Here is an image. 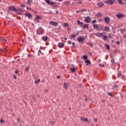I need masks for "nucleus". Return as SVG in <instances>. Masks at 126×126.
<instances>
[{"label": "nucleus", "instance_id": "nucleus-14", "mask_svg": "<svg viewBox=\"0 0 126 126\" xmlns=\"http://www.w3.org/2000/svg\"><path fill=\"white\" fill-rule=\"evenodd\" d=\"M41 17L40 16H39L38 15L36 16V18H35V21H37V22H39L40 21V19H41Z\"/></svg>", "mask_w": 126, "mask_h": 126}, {"label": "nucleus", "instance_id": "nucleus-39", "mask_svg": "<svg viewBox=\"0 0 126 126\" xmlns=\"http://www.w3.org/2000/svg\"><path fill=\"white\" fill-rule=\"evenodd\" d=\"M0 123L1 124H3V123H4V121H3V120H2V119H1L0 121Z\"/></svg>", "mask_w": 126, "mask_h": 126}, {"label": "nucleus", "instance_id": "nucleus-6", "mask_svg": "<svg viewBox=\"0 0 126 126\" xmlns=\"http://www.w3.org/2000/svg\"><path fill=\"white\" fill-rule=\"evenodd\" d=\"M90 17L88 16L85 18V19L84 20L85 22H86L87 23H90Z\"/></svg>", "mask_w": 126, "mask_h": 126}, {"label": "nucleus", "instance_id": "nucleus-15", "mask_svg": "<svg viewBox=\"0 0 126 126\" xmlns=\"http://www.w3.org/2000/svg\"><path fill=\"white\" fill-rule=\"evenodd\" d=\"M80 119L81 121H83V122H88V119L86 118L81 117Z\"/></svg>", "mask_w": 126, "mask_h": 126}, {"label": "nucleus", "instance_id": "nucleus-44", "mask_svg": "<svg viewBox=\"0 0 126 126\" xmlns=\"http://www.w3.org/2000/svg\"><path fill=\"white\" fill-rule=\"evenodd\" d=\"M71 37L72 38H75V35L72 34V35H71Z\"/></svg>", "mask_w": 126, "mask_h": 126}, {"label": "nucleus", "instance_id": "nucleus-37", "mask_svg": "<svg viewBox=\"0 0 126 126\" xmlns=\"http://www.w3.org/2000/svg\"><path fill=\"white\" fill-rule=\"evenodd\" d=\"M77 22L78 25H80V24L81 22L80 21H79V20H77Z\"/></svg>", "mask_w": 126, "mask_h": 126}, {"label": "nucleus", "instance_id": "nucleus-20", "mask_svg": "<svg viewBox=\"0 0 126 126\" xmlns=\"http://www.w3.org/2000/svg\"><path fill=\"white\" fill-rule=\"evenodd\" d=\"M93 27L94 29H98L99 28V25L95 24L93 25Z\"/></svg>", "mask_w": 126, "mask_h": 126}, {"label": "nucleus", "instance_id": "nucleus-36", "mask_svg": "<svg viewBox=\"0 0 126 126\" xmlns=\"http://www.w3.org/2000/svg\"><path fill=\"white\" fill-rule=\"evenodd\" d=\"M99 66H100L101 67H104V64H102V63L99 64Z\"/></svg>", "mask_w": 126, "mask_h": 126}, {"label": "nucleus", "instance_id": "nucleus-56", "mask_svg": "<svg viewBox=\"0 0 126 126\" xmlns=\"http://www.w3.org/2000/svg\"><path fill=\"white\" fill-rule=\"evenodd\" d=\"M38 52V53H41V51L40 50H39Z\"/></svg>", "mask_w": 126, "mask_h": 126}, {"label": "nucleus", "instance_id": "nucleus-3", "mask_svg": "<svg viewBox=\"0 0 126 126\" xmlns=\"http://www.w3.org/2000/svg\"><path fill=\"white\" fill-rule=\"evenodd\" d=\"M49 23L50 25H52L53 26H59V24L56 22L50 21Z\"/></svg>", "mask_w": 126, "mask_h": 126}, {"label": "nucleus", "instance_id": "nucleus-7", "mask_svg": "<svg viewBox=\"0 0 126 126\" xmlns=\"http://www.w3.org/2000/svg\"><path fill=\"white\" fill-rule=\"evenodd\" d=\"M77 40L79 42V43H81V42H82L84 40H85V38L84 37L80 36L77 38Z\"/></svg>", "mask_w": 126, "mask_h": 126}, {"label": "nucleus", "instance_id": "nucleus-38", "mask_svg": "<svg viewBox=\"0 0 126 126\" xmlns=\"http://www.w3.org/2000/svg\"><path fill=\"white\" fill-rule=\"evenodd\" d=\"M64 27H68V24L65 23L64 24Z\"/></svg>", "mask_w": 126, "mask_h": 126}, {"label": "nucleus", "instance_id": "nucleus-9", "mask_svg": "<svg viewBox=\"0 0 126 126\" xmlns=\"http://www.w3.org/2000/svg\"><path fill=\"white\" fill-rule=\"evenodd\" d=\"M112 89L114 91L119 90V86L115 85L114 87H113Z\"/></svg>", "mask_w": 126, "mask_h": 126}, {"label": "nucleus", "instance_id": "nucleus-30", "mask_svg": "<svg viewBox=\"0 0 126 126\" xmlns=\"http://www.w3.org/2000/svg\"><path fill=\"white\" fill-rule=\"evenodd\" d=\"M70 70L71 71H72V72H74V71H75V68H71L70 69Z\"/></svg>", "mask_w": 126, "mask_h": 126}, {"label": "nucleus", "instance_id": "nucleus-8", "mask_svg": "<svg viewBox=\"0 0 126 126\" xmlns=\"http://www.w3.org/2000/svg\"><path fill=\"white\" fill-rule=\"evenodd\" d=\"M46 2L48 3V4H51V5H53V4H55L54 2H51V0H45Z\"/></svg>", "mask_w": 126, "mask_h": 126}, {"label": "nucleus", "instance_id": "nucleus-47", "mask_svg": "<svg viewBox=\"0 0 126 126\" xmlns=\"http://www.w3.org/2000/svg\"><path fill=\"white\" fill-rule=\"evenodd\" d=\"M13 77H14V79H16L17 78V77H16V76L15 75H13Z\"/></svg>", "mask_w": 126, "mask_h": 126}, {"label": "nucleus", "instance_id": "nucleus-41", "mask_svg": "<svg viewBox=\"0 0 126 126\" xmlns=\"http://www.w3.org/2000/svg\"><path fill=\"white\" fill-rule=\"evenodd\" d=\"M96 22H97V21H96V20H94V21H93L92 22V23L93 24H94V23H96Z\"/></svg>", "mask_w": 126, "mask_h": 126}, {"label": "nucleus", "instance_id": "nucleus-53", "mask_svg": "<svg viewBox=\"0 0 126 126\" xmlns=\"http://www.w3.org/2000/svg\"><path fill=\"white\" fill-rule=\"evenodd\" d=\"M21 6L22 7H25V5H22Z\"/></svg>", "mask_w": 126, "mask_h": 126}, {"label": "nucleus", "instance_id": "nucleus-4", "mask_svg": "<svg viewBox=\"0 0 126 126\" xmlns=\"http://www.w3.org/2000/svg\"><path fill=\"white\" fill-rule=\"evenodd\" d=\"M0 42L1 44H3L4 43H6V39L4 37L0 38Z\"/></svg>", "mask_w": 126, "mask_h": 126}, {"label": "nucleus", "instance_id": "nucleus-19", "mask_svg": "<svg viewBox=\"0 0 126 126\" xmlns=\"http://www.w3.org/2000/svg\"><path fill=\"white\" fill-rule=\"evenodd\" d=\"M63 87L65 89H67V88H68V85L66 83H64L63 84Z\"/></svg>", "mask_w": 126, "mask_h": 126}, {"label": "nucleus", "instance_id": "nucleus-13", "mask_svg": "<svg viewBox=\"0 0 126 126\" xmlns=\"http://www.w3.org/2000/svg\"><path fill=\"white\" fill-rule=\"evenodd\" d=\"M25 15H26L27 17H29V19L32 17V15H31V14H30V13H26L25 14Z\"/></svg>", "mask_w": 126, "mask_h": 126}, {"label": "nucleus", "instance_id": "nucleus-63", "mask_svg": "<svg viewBox=\"0 0 126 126\" xmlns=\"http://www.w3.org/2000/svg\"><path fill=\"white\" fill-rule=\"evenodd\" d=\"M109 38H112V36L111 35H109Z\"/></svg>", "mask_w": 126, "mask_h": 126}, {"label": "nucleus", "instance_id": "nucleus-32", "mask_svg": "<svg viewBox=\"0 0 126 126\" xmlns=\"http://www.w3.org/2000/svg\"><path fill=\"white\" fill-rule=\"evenodd\" d=\"M28 4H31V2H32V0H27Z\"/></svg>", "mask_w": 126, "mask_h": 126}, {"label": "nucleus", "instance_id": "nucleus-24", "mask_svg": "<svg viewBox=\"0 0 126 126\" xmlns=\"http://www.w3.org/2000/svg\"><path fill=\"white\" fill-rule=\"evenodd\" d=\"M109 30H110V28H109V27H105L104 31H107L108 32H109Z\"/></svg>", "mask_w": 126, "mask_h": 126}, {"label": "nucleus", "instance_id": "nucleus-60", "mask_svg": "<svg viewBox=\"0 0 126 126\" xmlns=\"http://www.w3.org/2000/svg\"><path fill=\"white\" fill-rule=\"evenodd\" d=\"M98 21H99V22H100V21H102V19H99V20H98Z\"/></svg>", "mask_w": 126, "mask_h": 126}, {"label": "nucleus", "instance_id": "nucleus-62", "mask_svg": "<svg viewBox=\"0 0 126 126\" xmlns=\"http://www.w3.org/2000/svg\"><path fill=\"white\" fill-rule=\"evenodd\" d=\"M124 38H126V34L124 35Z\"/></svg>", "mask_w": 126, "mask_h": 126}, {"label": "nucleus", "instance_id": "nucleus-50", "mask_svg": "<svg viewBox=\"0 0 126 126\" xmlns=\"http://www.w3.org/2000/svg\"><path fill=\"white\" fill-rule=\"evenodd\" d=\"M80 11H81V12H83V11H86V10L83 9V10H81Z\"/></svg>", "mask_w": 126, "mask_h": 126}, {"label": "nucleus", "instance_id": "nucleus-16", "mask_svg": "<svg viewBox=\"0 0 126 126\" xmlns=\"http://www.w3.org/2000/svg\"><path fill=\"white\" fill-rule=\"evenodd\" d=\"M97 4L98 6H99V7H102L104 5V3H103L102 2H100L98 3Z\"/></svg>", "mask_w": 126, "mask_h": 126}, {"label": "nucleus", "instance_id": "nucleus-29", "mask_svg": "<svg viewBox=\"0 0 126 126\" xmlns=\"http://www.w3.org/2000/svg\"><path fill=\"white\" fill-rule=\"evenodd\" d=\"M118 1L120 4H124V2H123L122 0H118Z\"/></svg>", "mask_w": 126, "mask_h": 126}, {"label": "nucleus", "instance_id": "nucleus-10", "mask_svg": "<svg viewBox=\"0 0 126 126\" xmlns=\"http://www.w3.org/2000/svg\"><path fill=\"white\" fill-rule=\"evenodd\" d=\"M59 48H63L64 47V44L62 42H60L58 43Z\"/></svg>", "mask_w": 126, "mask_h": 126}, {"label": "nucleus", "instance_id": "nucleus-1", "mask_svg": "<svg viewBox=\"0 0 126 126\" xmlns=\"http://www.w3.org/2000/svg\"><path fill=\"white\" fill-rule=\"evenodd\" d=\"M43 32H44V29L42 28V27H39L36 30V33H37V35H42V34H43Z\"/></svg>", "mask_w": 126, "mask_h": 126}, {"label": "nucleus", "instance_id": "nucleus-46", "mask_svg": "<svg viewBox=\"0 0 126 126\" xmlns=\"http://www.w3.org/2000/svg\"><path fill=\"white\" fill-rule=\"evenodd\" d=\"M121 75H122L121 74H118V78H120V77H121Z\"/></svg>", "mask_w": 126, "mask_h": 126}, {"label": "nucleus", "instance_id": "nucleus-40", "mask_svg": "<svg viewBox=\"0 0 126 126\" xmlns=\"http://www.w3.org/2000/svg\"><path fill=\"white\" fill-rule=\"evenodd\" d=\"M106 49H107V50H110V46L109 45H107L106 46Z\"/></svg>", "mask_w": 126, "mask_h": 126}, {"label": "nucleus", "instance_id": "nucleus-18", "mask_svg": "<svg viewBox=\"0 0 126 126\" xmlns=\"http://www.w3.org/2000/svg\"><path fill=\"white\" fill-rule=\"evenodd\" d=\"M85 63H87L86 65H88V64H90V63H91L90 61H89V60H85Z\"/></svg>", "mask_w": 126, "mask_h": 126}, {"label": "nucleus", "instance_id": "nucleus-11", "mask_svg": "<svg viewBox=\"0 0 126 126\" xmlns=\"http://www.w3.org/2000/svg\"><path fill=\"white\" fill-rule=\"evenodd\" d=\"M94 35H96L97 37H102L103 36V33L102 32H97L95 33Z\"/></svg>", "mask_w": 126, "mask_h": 126}, {"label": "nucleus", "instance_id": "nucleus-17", "mask_svg": "<svg viewBox=\"0 0 126 126\" xmlns=\"http://www.w3.org/2000/svg\"><path fill=\"white\" fill-rule=\"evenodd\" d=\"M42 39L43 41H46L48 40V36H42Z\"/></svg>", "mask_w": 126, "mask_h": 126}, {"label": "nucleus", "instance_id": "nucleus-35", "mask_svg": "<svg viewBox=\"0 0 126 126\" xmlns=\"http://www.w3.org/2000/svg\"><path fill=\"white\" fill-rule=\"evenodd\" d=\"M25 69L26 71H28L29 70V67H26Z\"/></svg>", "mask_w": 126, "mask_h": 126}, {"label": "nucleus", "instance_id": "nucleus-2", "mask_svg": "<svg viewBox=\"0 0 126 126\" xmlns=\"http://www.w3.org/2000/svg\"><path fill=\"white\" fill-rule=\"evenodd\" d=\"M115 0H107L105 1V3H106V4H110L112 5V4H114V2H115Z\"/></svg>", "mask_w": 126, "mask_h": 126}, {"label": "nucleus", "instance_id": "nucleus-31", "mask_svg": "<svg viewBox=\"0 0 126 126\" xmlns=\"http://www.w3.org/2000/svg\"><path fill=\"white\" fill-rule=\"evenodd\" d=\"M107 95H109V96H110L111 97H113L114 95L112 94V93L110 92L107 93Z\"/></svg>", "mask_w": 126, "mask_h": 126}, {"label": "nucleus", "instance_id": "nucleus-42", "mask_svg": "<svg viewBox=\"0 0 126 126\" xmlns=\"http://www.w3.org/2000/svg\"><path fill=\"white\" fill-rule=\"evenodd\" d=\"M67 43L68 45H71L72 43L71 41H68Z\"/></svg>", "mask_w": 126, "mask_h": 126}, {"label": "nucleus", "instance_id": "nucleus-25", "mask_svg": "<svg viewBox=\"0 0 126 126\" xmlns=\"http://www.w3.org/2000/svg\"><path fill=\"white\" fill-rule=\"evenodd\" d=\"M103 39L104 40V41H106V40H108V37L106 35H104L103 37Z\"/></svg>", "mask_w": 126, "mask_h": 126}, {"label": "nucleus", "instance_id": "nucleus-49", "mask_svg": "<svg viewBox=\"0 0 126 126\" xmlns=\"http://www.w3.org/2000/svg\"><path fill=\"white\" fill-rule=\"evenodd\" d=\"M50 124H51V125H54V124H55V122H50Z\"/></svg>", "mask_w": 126, "mask_h": 126}, {"label": "nucleus", "instance_id": "nucleus-21", "mask_svg": "<svg viewBox=\"0 0 126 126\" xmlns=\"http://www.w3.org/2000/svg\"><path fill=\"white\" fill-rule=\"evenodd\" d=\"M82 27H83V28H87V29H88L89 28V26H88V25L85 24V25H84L83 26H82Z\"/></svg>", "mask_w": 126, "mask_h": 126}, {"label": "nucleus", "instance_id": "nucleus-12", "mask_svg": "<svg viewBox=\"0 0 126 126\" xmlns=\"http://www.w3.org/2000/svg\"><path fill=\"white\" fill-rule=\"evenodd\" d=\"M8 9L10 10H13V11H17V9L14 6L9 7Z\"/></svg>", "mask_w": 126, "mask_h": 126}, {"label": "nucleus", "instance_id": "nucleus-22", "mask_svg": "<svg viewBox=\"0 0 126 126\" xmlns=\"http://www.w3.org/2000/svg\"><path fill=\"white\" fill-rule=\"evenodd\" d=\"M63 4H64L65 5H68V4H69V1H64L63 2Z\"/></svg>", "mask_w": 126, "mask_h": 126}, {"label": "nucleus", "instance_id": "nucleus-52", "mask_svg": "<svg viewBox=\"0 0 126 126\" xmlns=\"http://www.w3.org/2000/svg\"><path fill=\"white\" fill-rule=\"evenodd\" d=\"M57 78H58V79H60V78H61V76H57Z\"/></svg>", "mask_w": 126, "mask_h": 126}, {"label": "nucleus", "instance_id": "nucleus-64", "mask_svg": "<svg viewBox=\"0 0 126 126\" xmlns=\"http://www.w3.org/2000/svg\"><path fill=\"white\" fill-rule=\"evenodd\" d=\"M59 1H63V0H58Z\"/></svg>", "mask_w": 126, "mask_h": 126}, {"label": "nucleus", "instance_id": "nucleus-27", "mask_svg": "<svg viewBox=\"0 0 126 126\" xmlns=\"http://www.w3.org/2000/svg\"><path fill=\"white\" fill-rule=\"evenodd\" d=\"M111 62L112 63H113V64H116V63H115V60H114V59H112L111 60Z\"/></svg>", "mask_w": 126, "mask_h": 126}, {"label": "nucleus", "instance_id": "nucleus-55", "mask_svg": "<svg viewBox=\"0 0 126 126\" xmlns=\"http://www.w3.org/2000/svg\"><path fill=\"white\" fill-rule=\"evenodd\" d=\"M72 44L73 46H74V45H75V43L73 42V43H72Z\"/></svg>", "mask_w": 126, "mask_h": 126}, {"label": "nucleus", "instance_id": "nucleus-33", "mask_svg": "<svg viewBox=\"0 0 126 126\" xmlns=\"http://www.w3.org/2000/svg\"><path fill=\"white\" fill-rule=\"evenodd\" d=\"M83 58L84 60H87V59H88L87 56H86V55H84V56H83Z\"/></svg>", "mask_w": 126, "mask_h": 126}, {"label": "nucleus", "instance_id": "nucleus-34", "mask_svg": "<svg viewBox=\"0 0 126 126\" xmlns=\"http://www.w3.org/2000/svg\"><path fill=\"white\" fill-rule=\"evenodd\" d=\"M3 52L4 53H7V52H8V50H7L6 48H4L3 49Z\"/></svg>", "mask_w": 126, "mask_h": 126}, {"label": "nucleus", "instance_id": "nucleus-26", "mask_svg": "<svg viewBox=\"0 0 126 126\" xmlns=\"http://www.w3.org/2000/svg\"><path fill=\"white\" fill-rule=\"evenodd\" d=\"M39 82H40V79L36 80L34 81V83H35V84H38V83H39Z\"/></svg>", "mask_w": 126, "mask_h": 126}, {"label": "nucleus", "instance_id": "nucleus-5", "mask_svg": "<svg viewBox=\"0 0 126 126\" xmlns=\"http://www.w3.org/2000/svg\"><path fill=\"white\" fill-rule=\"evenodd\" d=\"M104 21L107 24H110V18L109 17H105L104 18Z\"/></svg>", "mask_w": 126, "mask_h": 126}, {"label": "nucleus", "instance_id": "nucleus-54", "mask_svg": "<svg viewBox=\"0 0 126 126\" xmlns=\"http://www.w3.org/2000/svg\"><path fill=\"white\" fill-rule=\"evenodd\" d=\"M15 73H16V74H17V73H18V71H17V70H16V71H15Z\"/></svg>", "mask_w": 126, "mask_h": 126}, {"label": "nucleus", "instance_id": "nucleus-45", "mask_svg": "<svg viewBox=\"0 0 126 126\" xmlns=\"http://www.w3.org/2000/svg\"><path fill=\"white\" fill-rule=\"evenodd\" d=\"M89 45V46H90V47H91V48H92V47H93V44L92 43H90Z\"/></svg>", "mask_w": 126, "mask_h": 126}, {"label": "nucleus", "instance_id": "nucleus-61", "mask_svg": "<svg viewBox=\"0 0 126 126\" xmlns=\"http://www.w3.org/2000/svg\"><path fill=\"white\" fill-rule=\"evenodd\" d=\"M27 9H30V8L28 7H27Z\"/></svg>", "mask_w": 126, "mask_h": 126}, {"label": "nucleus", "instance_id": "nucleus-48", "mask_svg": "<svg viewBox=\"0 0 126 126\" xmlns=\"http://www.w3.org/2000/svg\"><path fill=\"white\" fill-rule=\"evenodd\" d=\"M116 43H117V45H120V41H117L116 42Z\"/></svg>", "mask_w": 126, "mask_h": 126}, {"label": "nucleus", "instance_id": "nucleus-58", "mask_svg": "<svg viewBox=\"0 0 126 126\" xmlns=\"http://www.w3.org/2000/svg\"><path fill=\"white\" fill-rule=\"evenodd\" d=\"M97 119H95L94 120V122H97Z\"/></svg>", "mask_w": 126, "mask_h": 126}, {"label": "nucleus", "instance_id": "nucleus-28", "mask_svg": "<svg viewBox=\"0 0 126 126\" xmlns=\"http://www.w3.org/2000/svg\"><path fill=\"white\" fill-rule=\"evenodd\" d=\"M118 18H122L123 17V15L119 14L117 15Z\"/></svg>", "mask_w": 126, "mask_h": 126}, {"label": "nucleus", "instance_id": "nucleus-51", "mask_svg": "<svg viewBox=\"0 0 126 126\" xmlns=\"http://www.w3.org/2000/svg\"><path fill=\"white\" fill-rule=\"evenodd\" d=\"M17 121L18 122H20V121H21V119L20 118H18L17 119Z\"/></svg>", "mask_w": 126, "mask_h": 126}, {"label": "nucleus", "instance_id": "nucleus-43", "mask_svg": "<svg viewBox=\"0 0 126 126\" xmlns=\"http://www.w3.org/2000/svg\"><path fill=\"white\" fill-rule=\"evenodd\" d=\"M80 25L81 26V27H82V26H83V23H82V22H81Z\"/></svg>", "mask_w": 126, "mask_h": 126}, {"label": "nucleus", "instance_id": "nucleus-23", "mask_svg": "<svg viewBox=\"0 0 126 126\" xmlns=\"http://www.w3.org/2000/svg\"><path fill=\"white\" fill-rule=\"evenodd\" d=\"M76 1H77V3H79V4H81L82 3V0H75Z\"/></svg>", "mask_w": 126, "mask_h": 126}, {"label": "nucleus", "instance_id": "nucleus-57", "mask_svg": "<svg viewBox=\"0 0 126 126\" xmlns=\"http://www.w3.org/2000/svg\"><path fill=\"white\" fill-rule=\"evenodd\" d=\"M98 16H101V14L100 13L98 14Z\"/></svg>", "mask_w": 126, "mask_h": 126}, {"label": "nucleus", "instance_id": "nucleus-59", "mask_svg": "<svg viewBox=\"0 0 126 126\" xmlns=\"http://www.w3.org/2000/svg\"><path fill=\"white\" fill-rule=\"evenodd\" d=\"M122 32H125V30H122Z\"/></svg>", "mask_w": 126, "mask_h": 126}]
</instances>
